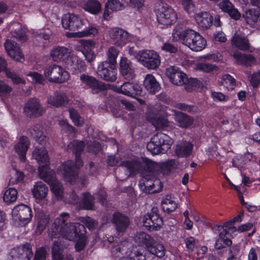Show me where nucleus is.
I'll list each match as a JSON object with an SVG mask.
<instances>
[{
	"label": "nucleus",
	"mask_w": 260,
	"mask_h": 260,
	"mask_svg": "<svg viewBox=\"0 0 260 260\" xmlns=\"http://www.w3.org/2000/svg\"><path fill=\"white\" fill-rule=\"evenodd\" d=\"M85 147V144L83 141L74 140L68 145V150L75 154V156L81 155Z\"/></svg>",
	"instance_id": "79ce46f5"
},
{
	"label": "nucleus",
	"mask_w": 260,
	"mask_h": 260,
	"mask_svg": "<svg viewBox=\"0 0 260 260\" xmlns=\"http://www.w3.org/2000/svg\"><path fill=\"white\" fill-rule=\"evenodd\" d=\"M11 35L13 37L21 42L25 41L27 39L24 31L21 27L17 29L12 30Z\"/></svg>",
	"instance_id": "052dcab7"
},
{
	"label": "nucleus",
	"mask_w": 260,
	"mask_h": 260,
	"mask_svg": "<svg viewBox=\"0 0 260 260\" xmlns=\"http://www.w3.org/2000/svg\"><path fill=\"white\" fill-rule=\"evenodd\" d=\"M29 132L31 136L39 144L43 145L46 143L47 137L41 124L37 123L32 125L29 128Z\"/></svg>",
	"instance_id": "bb28decb"
},
{
	"label": "nucleus",
	"mask_w": 260,
	"mask_h": 260,
	"mask_svg": "<svg viewBox=\"0 0 260 260\" xmlns=\"http://www.w3.org/2000/svg\"><path fill=\"white\" fill-rule=\"evenodd\" d=\"M64 63L67 68L73 73L81 72L86 69L84 61L72 53L66 61H64Z\"/></svg>",
	"instance_id": "a211bd4d"
},
{
	"label": "nucleus",
	"mask_w": 260,
	"mask_h": 260,
	"mask_svg": "<svg viewBox=\"0 0 260 260\" xmlns=\"http://www.w3.org/2000/svg\"><path fill=\"white\" fill-rule=\"evenodd\" d=\"M116 91L125 95L135 97L141 95L142 89L137 83L125 82L120 87L116 88Z\"/></svg>",
	"instance_id": "f3484780"
},
{
	"label": "nucleus",
	"mask_w": 260,
	"mask_h": 260,
	"mask_svg": "<svg viewBox=\"0 0 260 260\" xmlns=\"http://www.w3.org/2000/svg\"><path fill=\"white\" fill-rule=\"evenodd\" d=\"M33 156L39 163V175L40 170H48L47 167L49 165V157L47 152L43 146L37 147L33 152Z\"/></svg>",
	"instance_id": "aec40b11"
},
{
	"label": "nucleus",
	"mask_w": 260,
	"mask_h": 260,
	"mask_svg": "<svg viewBox=\"0 0 260 260\" xmlns=\"http://www.w3.org/2000/svg\"><path fill=\"white\" fill-rule=\"evenodd\" d=\"M47 250L45 247L38 249L35 253V260H46Z\"/></svg>",
	"instance_id": "774afa93"
},
{
	"label": "nucleus",
	"mask_w": 260,
	"mask_h": 260,
	"mask_svg": "<svg viewBox=\"0 0 260 260\" xmlns=\"http://www.w3.org/2000/svg\"><path fill=\"white\" fill-rule=\"evenodd\" d=\"M7 63L6 60L0 57V72L5 71L7 77L11 78L13 82L15 84L24 83L25 81L14 72L10 70L6 69Z\"/></svg>",
	"instance_id": "f704fd0d"
},
{
	"label": "nucleus",
	"mask_w": 260,
	"mask_h": 260,
	"mask_svg": "<svg viewBox=\"0 0 260 260\" xmlns=\"http://www.w3.org/2000/svg\"><path fill=\"white\" fill-rule=\"evenodd\" d=\"M231 43L232 46L242 51L247 50L249 48L248 40L237 33H235L233 37Z\"/></svg>",
	"instance_id": "c9c22d12"
},
{
	"label": "nucleus",
	"mask_w": 260,
	"mask_h": 260,
	"mask_svg": "<svg viewBox=\"0 0 260 260\" xmlns=\"http://www.w3.org/2000/svg\"><path fill=\"white\" fill-rule=\"evenodd\" d=\"M223 233H220L219 237L215 243V248L217 250L224 249L226 247L230 246L232 244V241L226 236Z\"/></svg>",
	"instance_id": "37998d69"
},
{
	"label": "nucleus",
	"mask_w": 260,
	"mask_h": 260,
	"mask_svg": "<svg viewBox=\"0 0 260 260\" xmlns=\"http://www.w3.org/2000/svg\"><path fill=\"white\" fill-rule=\"evenodd\" d=\"M193 149V145L189 142H183L176 146V153L179 157L189 156Z\"/></svg>",
	"instance_id": "e433bc0d"
},
{
	"label": "nucleus",
	"mask_w": 260,
	"mask_h": 260,
	"mask_svg": "<svg viewBox=\"0 0 260 260\" xmlns=\"http://www.w3.org/2000/svg\"><path fill=\"white\" fill-rule=\"evenodd\" d=\"M112 222L114 224L116 231L119 233L124 232L130 223L128 217L119 212L113 213Z\"/></svg>",
	"instance_id": "5701e85b"
},
{
	"label": "nucleus",
	"mask_w": 260,
	"mask_h": 260,
	"mask_svg": "<svg viewBox=\"0 0 260 260\" xmlns=\"http://www.w3.org/2000/svg\"><path fill=\"white\" fill-rule=\"evenodd\" d=\"M233 56L236 62L239 64L248 67L252 66L256 62L255 58L251 54H242L241 52H236L233 54Z\"/></svg>",
	"instance_id": "c756f323"
},
{
	"label": "nucleus",
	"mask_w": 260,
	"mask_h": 260,
	"mask_svg": "<svg viewBox=\"0 0 260 260\" xmlns=\"http://www.w3.org/2000/svg\"><path fill=\"white\" fill-rule=\"evenodd\" d=\"M17 198V191L14 188L6 190L3 197L4 201L8 204L15 201Z\"/></svg>",
	"instance_id": "8fccbe9b"
},
{
	"label": "nucleus",
	"mask_w": 260,
	"mask_h": 260,
	"mask_svg": "<svg viewBox=\"0 0 260 260\" xmlns=\"http://www.w3.org/2000/svg\"><path fill=\"white\" fill-rule=\"evenodd\" d=\"M167 76L174 85H182L188 81L186 75L175 66H171L166 69Z\"/></svg>",
	"instance_id": "2eb2a0df"
},
{
	"label": "nucleus",
	"mask_w": 260,
	"mask_h": 260,
	"mask_svg": "<svg viewBox=\"0 0 260 260\" xmlns=\"http://www.w3.org/2000/svg\"><path fill=\"white\" fill-rule=\"evenodd\" d=\"M80 79L84 88L86 89H90L93 94H97L107 88L106 85L103 82L94 77L83 74L80 75Z\"/></svg>",
	"instance_id": "1a4fd4ad"
},
{
	"label": "nucleus",
	"mask_w": 260,
	"mask_h": 260,
	"mask_svg": "<svg viewBox=\"0 0 260 260\" xmlns=\"http://www.w3.org/2000/svg\"><path fill=\"white\" fill-rule=\"evenodd\" d=\"M69 218L70 215L68 213L60 214L52 223L49 231V235L51 239L61 236L69 241L78 238L75 248L77 251H80L86 245L85 228L83 224L71 222Z\"/></svg>",
	"instance_id": "f257e3e1"
},
{
	"label": "nucleus",
	"mask_w": 260,
	"mask_h": 260,
	"mask_svg": "<svg viewBox=\"0 0 260 260\" xmlns=\"http://www.w3.org/2000/svg\"><path fill=\"white\" fill-rule=\"evenodd\" d=\"M250 85L253 88H257L260 85V71L254 72L248 76Z\"/></svg>",
	"instance_id": "bf43d9fd"
},
{
	"label": "nucleus",
	"mask_w": 260,
	"mask_h": 260,
	"mask_svg": "<svg viewBox=\"0 0 260 260\" xmlns=\"http://www.w3.org/2000/svg\"><path fill=\"white\" fill-rule=\"evenodd\" d=\"M137 60L149 69H155L160 63V58L157 52L153 50H144L139 51Z\"/></svg>",
	"instance_id": "423d86ee"
},
{
	"label": "nucleus",
	"mask_w": 260,
	"mask_h": 260,
	"mask_svg": "<svg viewBox=\"0 0 260 260\" xmlns=\"http://www.w3.org/2000/svg\"><path fill=\"white\" fill-rule=\"evenodd\" d=\"M173 37L178 38L183 44L194 51L202 50L206 45V40L199 32L184 28L182 24H178L175 26Z\"/></svg>",
	"instance_id": "7ed1b4c3"
},
{
	"label": "nucleus",
	"mask_w": 260,
	"mask_h": 260,
	"mask_svg": "<svg viewBox=\"0 0 260 260\" xmlns=\"http://www.w3.org/2000/svg\"><path fill=\"white\" fill-rule=\"evenodd\" d=\"M194 19L199 27L204 30L208 29L213 24V17L206 11L196 13Z\"/></svg>",
	"instance_id": "4be33fe9"
},
{
	"label": "nucleus",
	"mask_w": 260,
	"mask_h": 260,
	"mask_svg": "<svg viewBox=\"0 0 260 260\" xmlns=\"http://www.w3.org/2000/svg\"><path fill=\"white\" fill-rule=\"evenodd\" d=\"M32 255L31 245L28 243L13 248L10 252L11 260H30Z\"/></svg>",
	"instance_id": "f8f14e48"
},
{
	"label": "nucleus",
	"mask_w": 260,
	"mask_h": 260,
	"mask_svg": "<svg viewBox=\"0 0 260 260\" xmlns=\"http://www.w3.org/2000/svg\"><path fill=\"white\" fill-rule=\"evenodd\" d=\"M124 2L122 3L119 0H108L105 6L104 17L109 16V10L117 11L123 9L124 8Z\"/></svg>",
	"instance_id": "58836bf2"
},
{
	"label": "nucleus",
	"mask_w": 260,
	"mask_h": 260,
	"mask_svg": "<svg viewBox=\"0 0 260 260\" xmlns=\"http://www.w3.org/2000/svg\"><path fill=\"white\" fill-rule=\"evenodd\" d=\"M143 167V178L139 184L141 189L146 193L159 192L162 187V184L157 176L159 169L158 165L150 160H147L144 163Z\"/></svg>",
	"instance_id": "f03ea898"
},
{
	"label": "nucleus",
	"mask_w": 260,
	"mask_h": 260,
	"mask_svg": "<svg viewBox=\"0 0 260 260\" xmlns=\"http://www.w3.org/2000/svg\"><path fill=\"white\" fill-rule=\"evenodd\" d=\"M110 38L118 46H124L128 41L129 35L127 31L118 27L113 28L109 31Z\"/></svg>",
	"instance_id": "6ab92c4d"
},
{
	"label": "nucleus",
	"mask_w": 260,
	"mask_h": 260,
	"mask_svg": "<svg viewBox=\"0 0 260 260\" xmlns=\"http://www.w3.org/2000/svg\"><path fill=\"white\" fill-rule=\"evenodd\" d=\"M67 247V245L58 239L55 241L52 247V253H61L64 248Z\"/></svg>",
	"instance_id": "13d9d810"
},
{
	"label": "nucleus",
	"mask_w": 260,
	"mask_h": 260,
	"mask_svg": "<svg viewBox=\"0 0 260 260\" xmlns=\"http://www.w3.org/2000/svg\"><path fill=\"white\" fill-rule=\"evenodd\" d=\"M134 241L139 246L145 245L147 249L151 244L155 243V240L145 232L137 233L134 237Z\"/></svg>",
	"instance_id": "72a5a7b5"
},
{
	"label": "nucleus",
	"mask_w": 260,
	"mask_h": 260,
	"mask_svg": "<svg viewBox=\"0 0 260 260\" xmlns=\"http://www.w3.org/2000/svg\"><path fill=\"white\" fill-rule=\"evenodd\" d=\"M80 51L88 62H91L96 57V54L94 52L87 46H84L80 50Z\"/></svg>",
	"instance_id": "864d4df0"
},
{
	"label": "nucleus",
	"mask_w": 260,
	"mask_h": 260,
	"mask_svg": "<svg viewBox=\"0 0 260 260\" xmlns=\"http://www.w3.org/2000/svg\"><path fill=\"white\" fill-rule=\"evenodd\" d=\"M119 166L126 168L129 173H135L138 171L140 165L139 162L135 160H124L120 162Z\"/></svg>",
	"instance_id": "09e8293b"
},
{
	"label": "nucleus",
	"mask_w": 260,
	"mask_h": 260,
	"mask_svg": "<svg viewBox=\"0 0 260 260\" xmlns=\"http://www.w3.org/2000/svg\"><path fill=\"white\" fill-rule=\"evenodd\" d=\"M51 56L54 61L62 60L63 62L71 54V49L63 46H56L51 51Z\"/></svg>",
	"instance_id": "a878e982"
},
{
	"label": "nucleus",
	"mask_w": 260,
	"mask_h": 260,
	"mask_svg": "<svg viewBox=\"0 0 260 260\" xmlns=\"http://www.w3.org/2000/svg\"><path fill=\"white\" fill-rule=\"evenodd\" d=\"M147 250L151 254L159 258L162 257L165 254V248L161 244H151L148 247Z\"/></svg>",
	"instance_id": "de8ad7c7"
},
{
	"label": "nucleus",
	"mask_w": 260,
	"mask_h": 260,
	"mask_svg": "<svg viewBox=\"0 0 260 260\" xmlns=\"http://www.w3.org/2000/svg\"><path fill=\"white\" fill-rule=\"evenodd\" d=\"M34 198L39 200L44 199L48 194V188L42 182H37L31 190Z\"/></svg>",
	"instance_id": "473e14b6"
},
{
	"label": "nucleus",
	"mask_w": 260,
	"mask_h": 260,
	"mask_svg": "<svg viewBox=\"0 0 260 260\" xmlns=\"http://www.w3.org/2000/svg\"><path fill=\"white\" fill-rule=\"evenodd\" d=\"M156 16L158 22L162 25V27L172 25L177 19L176 12L168 5H162L158 10Z\"/></svg>",
	"instance_id": "6e6552de"
},
{
	"label": "nucleus",
	"mask_w": 260,
	"mask_h": 260,
	"mask_svg": "<svg viewBox=\"0 0 260 260\" xmlns=\"http://www.w3.org/2000/svg\"><path fill=\"white\" fill-rule=\"evenodd\" d=\"M84 9L93 14H97L101 10V5L96 0H88L85 4Z\"/></svg>",
	"instance_id": "c03bdc74"
},
{
	"label": "nucleus",
	"mask_w": 260,
	"mask_h": 260,
	"mask_svg": "<svg viewBox=\"0 0 260 260\" xmlns=\"http://www.w3.org/2000/svg\"><path fill=\"white\" fill-rule=\"evenodd\" d=\"M47 102L53 106L58 108L67 104L68 98L64 93L56 92L53 95L48 98Z\"/></svg>",
	"instance_id": "cd10ccee"
},
{
	"label": "nucleus",
	"mask_w": 260,
	"mask_h": 260,
	"mask_svg": "<svg viewBox=\"0 0 260 260\" xmlns=\"http://www.w3.org/2000/svg\"><path fill=\"white\" fill-rule=\"evenodd\" d=\"M40 177L50 185L51 190L58 199L63 197V188L62 184L56 179L55 174L52 170H40Z\"/></svg>",
	"instance_id": "20e7f679"
},
{
	"label": "nucleus",
	"mask_w": 260,
	"mask_h": 260,
	"mask_svg": "<svg viewBox=\"0 0 260 260\" xmlns=\"http://www.w3.org/2000/svg\"><path fill=\"white\" fill-rule=\"evenodd\" d=\"M69 112L70 117L72 119L75 125L76 126H81L83 124V118L79 115L78 112L76 110L74 109H70L69 110Z\"/></svg>",
	"instance_id": "5fc2aeb1"
},
{
	"label": "nucleus",
	"mask_w": 260,
	"mask_h": 260,
	"mask_svg": "<svg viewBox=\"0 0 260 260\" xmlns=\"http://www.w3.org/2000/svg\"><path fill=\"white\" fill-rule=\"evenodd\" d=\"M175 120L177 125L182 128H187L192 125L194 121L191 116L180 111L175 112Z\"/></svg>",
	"instance_id": "2f4dec72"
},
{
	"label": "nucleus",
	"mask_w": 260,
	"mask_h": 260,
	"mask_svg": "<svg viewBox=\"0 0 260 260\" xmlns=\"http://www.w3.org/2000/svg\"><path fill=\"white\" fill-rule=\"evenodd\" d=\"M67 181L73 183L78 177V172L72 160H68L62 164L58 169Z\"/></svg>",
	"instance_id": "dca6fc26"
},
{
	"label": "nucleus",
	"mask_w": 260,
	"mask_h": 260,
	"mask_svg": "<svg viewBox=\"0 0 260 260\" xmlns=\"http://www.w3.org/2000/svg\"><path fill=\"white\" fill-rule=\"evenodd\" d=\"M153 142L156 145H159L161 147L162 153H166L170 148L173 143L172 140L169 136L162 133H158L152 138Z\"/></svg>",
	"instance_id": "393cba45"
},
{
	"label": "nucleus",
	"mask_w": 260,
	"mask_h": 260,
	"mask_svg": "<svg viewBox=\"0 0 260 260\" xmlns=\"http://www.w3.org/2000/svg\"><path fill=\"white\" fill-rule=\"evenodd\" d=\"M97 34L98 29L95 27L90 26L88 27H86L81 31L67 33V36L69 38H81L91 36H95Z\"/></svg>",
	"instance_id": "a19ab883"
},
{
	"label": "nucleus",
	"mask_w": 260,
	"mask_h": 260,
	"mask_svg": "<svg viewBox=\"0 0 260 260\" xmlns=\"http://www.w3.org/2000/svg\"><path fill=\"white\" fill-rule=\"evenodd\" d=\"M162 209L164 212L171 213L174 211L177 208V204L174 201V198L170 194H167L161 202Z\"/></svg>",
	"instance_id": "4c0bfd02"
},
{
	"label": "nucleus",
	"mask_w": 260,
	"mask_h": 260,
	"mask_svg": "<svg viewBox=\"0 0 260 260\" xmlns=\"http://www.w3.org/2000/svg\"><path fill=\"white\" fill-rule=\"evenodd\" d=\"M4 46L8 55L13 59L17 61H21V59H23V55L21 50L17 43L14 41L7 40L4 44Z\"/></svg>",
	"instance_id": "412c9836"
},
{
	"label": "nucleus",
	"mask_w": 260,
	"mask_h": 260,
	"mask_svg": "<svg viewBox=\"0 0 260 260\" xmlns=\"http://www.w3.org/2000/svg\"><path fill=\"white\" fill-rule=\"evenodd\" d=\"M243 17L247 24L253 25L260 18V13L255 9L248 10L243 13Z\"/></svg>",
	"instance_id": "ea45409f"
},
{
	"label": "nucleus",
	"mask_w": 260,
	"mask_h": 260,
	"mask_svg": "<svg viewBox=\"0 0 260 260\" xmlns=\"http://www.w3.org/2000/svg\"><path fill=\"white\" fill-rule=\"evenodd\" d=\"M12 216L15 219H18L24 224L28 223L32 217L31 208L24 204L16 206L12 210Z\"/></svg>",
	"instance_id": "ddd939ff"
},
{
	"label": "nucleus",
	"mask_w": 260,
	"mask_h": 260,
	"mask_svg": "<svg viewBox=\"0 0 260 260\" xmlns=\"http://www.w3.org/2000/svg\"><path fill=\"white\" fill-rule=\"evenodd\" d=\"M62 26L66 29L76 31L81 28L83 25V21L78 15L68 13L64 14L61 20Z\"/></svg>",
	"instance_id": "4468645a"
},
{
	"label": "nucleus",
	"mask_w": 260,
	"mask_h": 260,
	"mask_svg": "<svg viewBox=\"0 0 260 260\" xmlns=\"http://www.w3.org/2000/svg\"><path fill=\"white\" fill-rule=\"evenodd\" d=\"M120 72L124 79L132 80L135 76V70L132 62L126 57H121L120 62Z\"/></svg>",
	"instance_id": "b1692460"
},
{
	"label": "nucleus",
	"mask_w": 260,
	"mask_h": 260,
	"mask_svg": "<svg viewBox=\"0 0 260 260\" xmlns=\"http://www.w3.org/2000/svg\"><path fill=\"white\" fill-rule=\"evenodd\" d=\"M12 175L9 180V183L13 185L17 184L23 181L24 175L21 171H19L16 169H13L12 171Z\"/></svg>",
	"instance_id": "3c124183"
},
{
	"label": "nucleus",
	"mask_w": 260,
	"mask_h": 260,
	"mask_svg": "<svg viewBox=\"0 0 260 260\" xmlns=\"http://www.w3.org/2000/svg\"><path fill=\"white\" fill-rule=\"evenodd\" d=\"M29 145L28 139L25 136H22L19 142L15 146L16 152L19 156V158L22 161H24L26 159V153Z\"/></svg>",
	"instance_id": "c85d7f7f"
},
{
	"label": "nucleus",
	"mask_w": 260,
	"mask_h": 260,
	"mask_svg": "<svg viewBox=\"0 0 260 260\" xmlns=\"http://www.w3.org/2000/svg\"><path fill=\"white\" fill-rule=\"evenodd\" d=\"M119 53V51L114 47H111L108 49L107 52V56L108 58V63L115 66L116 63V58Z\"/></svg>",
	"instance_id": "603ef678"
},
{
	"label": "nucleus",
	"mask_w": 260,
	"mask_h": 260,
	"mask_svg": "<svg viewBox=\"0 0 260 260\" xmlns=\"http://www.w3.org/2000/svg\"><path fill=\"white\" fill-rule=\"evenodd\" d=\"M153 142V140H151V141L148 142L147 144V149L153 154H157L160 153H162V150L159 145H156Z\"/></svg>",
	"instance_id": "680f3d73"
},
{
	"label": "nucleus",
	"mask_w": 260,
	"mask_h": 260,
	"mask_svg": "<svg viewBox=\"0 0 260 260\" xmlns=\"http://www.w3.org/2000/svg\"><path fill=\"white\" fill-rule=\"evenodd\" d=\"M44 75L49 81L56 83H64L70 77L68 72L61 66L55 64L47 67L44 70Z\"/></svg>",
	"instance_id": "39448f33"
},
{
	"label": "nucleus",
	"mask_w": 260,
	"mask_h": 260,
	"mask_svg": "<svg viewBox=\"0 0 260 260\" xmlns=\"http://www.w3.org/2000/svg\"><path fill=\"white\" fill-rule=\"evenodd\" d=\"M143 224L148 230H157L163 223L162 218L158 213L157 207H153L150 212L145 215L143 219Z\"/></svg>",
	"instance_id": "9d476101"
},
{
	"label": "nucleus",
	"mask_w": 260,
	"mask_h": 260,
	"mask_svg": "<svg viewBox=\"0 0 260 260\" xmlns=\"http://www.w3.org/2000/svg\"><path fill=\"white\" fill-rule=\"evenodd\" d=\"M27 76L32 78V81L36 83L43 84L45 79L43 75L36 72H29Z\"/></svg>",
	"instance_id": "69168bd1"
},
{
	"label": "nucleus",
	"mask_w": 260,
	"mask_h": 260,
	"mask_svg": "<svg viewBox=\"0 0 260 260\" xmlns=\"http://www.w3.org/2000/svg\"><path fill=\"white\" fill-rule=\"evenodd\" d=\"M89 230L95 229L98 224V222L90 217H82L80 220Z\"/></svg>",
	"instance_id": "e2e57ef3"
},
{
	"label": "nucleus",
	"mask_w": 260,
	"mask_h": 260,
	"mask_svg": "<svg viewBox=\"0 0 260 260\" xmlns=\"http://www.w3.org/2000/svg\"><path fill=\"white\" fill-rule=\"evenodd\" d=\"M46 110L40 103L39 99H29L24 104L23 113L29 118H38L45 114Z\"/></svg>",
	"instance_id": "0eeeda50"
},
{
	"label": "nucleus",
	"mask_w": 260,
	"mask_h": 260,
	"mask_svg": "<svg viewBox=\"0 0 260 260\" xmlns=\"http://www.w3.org/2000/svg\"><path fill=\"white\" fill-rule=\"evenodd\" d=\"M50 220L49 214L41 213L38 216V228L39 230L43 231L45 229Z\"/></svg>",
	"instance_id": "4d7b16f0"
},
{
	"label": "nucleus",
	"mask_w": 260,
	"mask_h": 260,
	"mask_svg": "<svg viewBox=\"0 0 260 260\" xmlns=\"http://www.w3.org/2000/svg\"><path fill=\"white\" fill-rule=\"evenodd\" d=\"M216 66L209 63H199L197 65V69L205 72H210L216 68Z\"/></svg>",
	"instance_id": "0e129e2a"
},
{
	"label": "nucleus",
	"mask_w": 260,
	"mask_h": 260,
	"mask_svg": "<svg viewBox=\"0 0 260 260\" xmlns=\"http://www.w3.org/2000/svg\"><path fill=\"white\" fill-rule=\"evenodd\" d=\"M94 205V198L88 192L83 193L81 206L84 209L93 210Z\"/></svg>",
	"instance_id": "49530a36"
},
{
	"label": "nucleus",
	"mask_w": 260,
	"mask_h": 260,
	"mask_svg": "<svg viewBox=\"0 0 260 260\" xmlns=\"http://www.w3.org/2000/svg\"><path fill=\"white\" fill-rule=\"evenodd\" d=\"M148 118L156 129H161L168 125V120L164 117L155 115L149 116Z\"/></svg>",
	"instance_id": "a18cd8bd"
},
{
	"label": "nucleus",
	"mask_w": 260,
	"mask_h": 260,
	"mask_svg": "<svg viewBox=\"0 0 260 260\" xmlns=\"http://www.w3.org/2000/svg\"><path fill=\"white\" fill-rule=\"evenodd\" d=\"M182 5L184 9L189 14L193 13L194 5L192 0H182Z\"/></svg>",
	"instance_id": "338daca9"
},
{
	"label": "nucleus",
	"mask_w": 260,
	"mask_h": 260,
	"mask_svg": "<svg viewBox=\"0 0 260 260\" xmlns=\"http://www.w3.org/2000/svg\"><path fill=\"white\" fill-rule=\"evenodd\" d=\"M143 85L145 89L151 94L158 92L160 89L159 84L155 77L151 74H147L145 76Z\"/></svg>",
	"instance_id": "7c9ffc66"
},
{
	"label": "nucleus",
	"mask_w": 260,
	"mask_h": 260,
	"mask_svg": "<svg viewBox=\"0 0 260 260\" xmlns=\"http://www.w3.org/2000/svg\"><path fill=\"white\" fill-rule=\"evenodd\" d=\"M129 260H145L146 253L143 249L133 250L129 254Z\"/></svg>",
	"instance_id": "6e6d98bb"
},
{
	"label": "nucleus",
	"mask_w": 260,
	"mask_h": 260,
	"mask_svg": "<svg viewBox=\"0 0 260 260\" xmlns=\"http://www.w3.org/2000/svg\"><path fill=\"white\" fill-rule=\"evenodd\" d=\"M97 73L102 79L106 81L114 82L117 78L115 66L111 64L107 61H103L99 65Z\"/></svg>",
	"instance_id": "9b49d317"
}]
</instances>
